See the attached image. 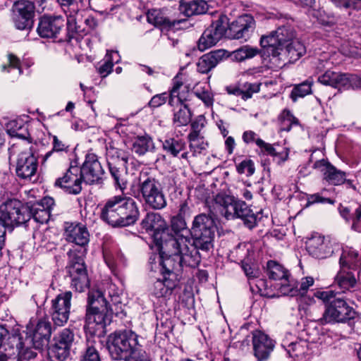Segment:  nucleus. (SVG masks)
Segmentation results:
<instances>
[{
    "label": "nucleus",
    "instance_id": "obj_1",
    "mask_svg": "<svg viewBox=\"0 0 361 361\" xmlns=\"http://www.w3.org/2000/svg\"><path fill=\"white\" fill-rule=\"evenodd\" d=\"M210 215L200 214L192 221L190 233L197 247L202 250H209L212 245L214 227L219 235L224 234L223 226L220 225L219 216H226V195L218 194L209 207Z\"/></svg>",
    "mask_w": 361,
    "mask_h": 361
},
{
    "label": "nucleus",
    "instance_id": "obj_2",
    "mask_svg": "<svg viewBox=\"0 0 361 361\" xmlns=\"http://www.w3.org/2000/svg\"><path fill=\"white\" fill-rule=\"evenodd\" d=\"M139 209L131 197L115 195L108 199L101 210V219L113 227L134 224L139 217Z\"/></svg>",
    "mask_w": 361,
    "mask_h": 361
},
{
    "label": "nucleus",
    "instance_id": "obj_3",
    "mask_svg": "<svg viewBox=\"0 0 361 361\" xmlns=\"http://www.w3.org/2000/svg\"><path fill=\"white\" fill-rule=\"evenodd\" d=\"M144 202L152 209L160 210L166 207V198L161 183L147 171H142L138 178V190L131 194Z\"/></svg>",
    "mask_w": 361,
    "mask_h": 361
},
{
    "label": "nucleus",
    "instance_id": "obj_4",
    "mask_svg": "<svg viewBox=\"0 0 361 361\" xmlns=\"http://www.w3.org/2000/svg\"><path fill=\"white\" fill-rule=\"evenodd\" d=\"M171 247L178 254L177 259L183 267H196L201 261L198 247L195 242L183 235H178L174 238H169L164 242L161 253L170 252Z\"/></svg>",
    "mask_w": 361,
    "mask_h": 361
},
{
    "label": "nucleus",
    "instance_id": "obj_5",
    "mask_svg": "<svg viewBox=\"0 0 361 361\" xmlns=\"http://www.w3.org/2000/svg\"><path fill=\"white\" fill-rule=\"evenodd\" d=\"M107 301L99 290H92L88 293V307L86 313V326L93 331H102L110 322L108 317Z\"/></svg>",
    "mask_w": 361,
    "mask_h": 361
},
{
    "label": "nucleus",
    "instance_id": "obj_6",
    "mask_svg": "<svg viewBox=\"0 0 361 361\" xmlns=\"http://www.w3.org/2000/svg\"><path fill=\"white\" fill-rule=\"evenodd\" d=\"M106 159L115 188L123 193L128 182V153L121 149L109 145L106 147Z\"/></svg>",
    "mask_w": 361,
    "mask_h": 361
},
{
    "label": "nucleus",
    "instance_id": "obj_7",
    "mask_svg": "<svg viewBox=\"0 0 361 361\" xmlns=\"http://www.w3.org/2000/svg\"><path fill=\"white\" fill-rule=\"evenodd\" d=\"M10 157L16 156V173L23 180H30L37 172V158L33 154L30 143L13 144L9 149Z\"/></svg>",
    "mask_w": 361,
    "mask_h": 361
},
{
    "label": "nucleus",
    "instance_id": "obj_8",
    "mask_svg": "<svg viewBox=\"0 0 361 361\" xmlns=\"http://www.w3.org/2000/svg\"><path fill=\"white\" fill-rule=\"evenodd\" d=\"M141 348L138 336L132 331L115 332L109 337L108 348L114 360H126Z\"/></svg>",
    "mask_w": 361,
    "mask_h": 361
},
{
    "label": "nucleus",
    "instance_id": "obj_9",
    "mask_svg": "<svg viewBox=\"0 0 361 361\" xmlns=\"http://www.w3.org/2000/svg\"><path fill=\"white\" fill-rule=\"evenodd\" d=\"M22 203L16 199H8L0 205V235H6V228L24 224L29 214L22 212Z\"/></svg>",
    "mask_w": 361,
    "mask_h": 361
},
{
    "label": "nucleus",
    "instance_id": "obj_10",
    "mask_svg": "<svg viewBox=\"0 0 361 361\" xmlns=\"http://www.w3.org/2000/svg\"><path fill=\"white\" fill-rule=\"evenodd\" d=\"M74 340L75 334L70 329L65 328L59 331L48 349L51 361H66L71 354Z\"/></svg>",
    "mask_w": 361,
    "mask_h": 361
},
{
    "label": "nucleus",
    "instance_id": "obj_11",
    "mask_svg": "<svg viewBox=\"0 0 361 361\" xmlns=\"http://www.w3.org/2000/svg\"><path fill=\"white\" fill-rule=\"evenodd\" d=\"M355 316V310L349 306L344 300L338 298H334L326 307L322 317L319 319V322L322 324L345 322L347 320L353 319Z\"/></svg>",
    "mask_w": 361,
    "mask_h": 361
},
{
    "label": "nucleus",
    "instance_id": "obj_12",
    "mask_svg": "<svg viewBox=\"0 0 361 361\" xmlns=\"http://www.w3.org/2000/svg\"><path fill=\"white\" fill-rule=\"evenodd\" d=\"M226 15L221 13L202 34L197 42V48L204 51L216 45L226 36Z\"/></svg>",
    "mask_w": 361,
    "mask_h": 361
},
{
    "label": "nucleus",
    "instance_id": "obj_13",
    "mask_svg": "<svg viewBox=\"0 0 361 361\" xmlns=\"http://www.w3.org/2000/svg\"><path fill=\"white\" fill-rule=\"evenodd\" d=\"M72 296V293L68 290L59 293L51 300L49 313L54 325L61 326L67 323L71 312Z\"/></svg>",
    "mask_w": 361,
    "mask_h": 361
},
{
    "label": "nucleus",
    "instance_id": "obj_14",
    "mask_svg": "<svg viewBox=\"0 0 361 361\" xmlns=\"http://www.w3.org/2000/svg\"><path fill=\"white\" fill-rule=\"evenodd\" d=\"M141 225L147 231H154L153 239L155 245L160 251L162 250L164 242L171 237L164 231L166 224L161 216L158 213L149 212L142 220Z\"/></svg>",
    "mask_w": 361,
    "mask_h": 361
},
{
    "label": "nucleus",
    "instance_id": "obj_15",
    "mask_svg": "<svg viewBox=\"0 0 361 361\" xmlns=\"http://www.w3.org/2000/svg\"><path fill=\"white\" fill-rule=\"evenodd\" d=\"M240 218L250 229L257 223V215L248 208L245 202L227 195V219Z\"/></svg>",
    "mask_w": 361,
    "mask_h": 361
},
{
    "label": "nucleus",
    "instance_id": "obj_16",
    "mask_svg": "<svg viewBox=\"0 0 361 361\" xmlns=\"http://www.w3.org/2000/svg\"><path fill=\"white\" fill-rule=\"evenodd\" d=\"M66 269L71 287L78 292L85 291L90 286V280L83 259L80 257L71 259Z\"/></svg>",
    "mask_w": 361,
    "mask_h": 361
},
{
    "label": "nucleus",
    "instance_id": "obj_17",
    "mask_svg": "<svg viewBox=\"0 0 361 361\" xmlns=\"http://www.w3.org/2000/svg\"><path fill=\"white\" fill-rule=\"evenodd\" d=\"M80 173L83 181L87 184L98 183L102 179L104 170L97 154L92 152L86 154L85 161L80 168Z\"/></svg>",
    "mask_w": 361,
    "mask_h": 361
},
{
    "label": "nucleus",
    "instance_id": "obj_18",
    "mask_svg": "<svg viewBox=\"0 0 361 361\" xmlns=\"http://www.w3.org/2000/svg\"><path fill=\"white\" fill-rule=\"evenodd\" d=\"M82 180L80 168L77 166H71L62 177L56 180L54 185L63 189L68 194L78 195L82 190Z\"/></svg>",
    "mask_w": 361,
    "mask_h": 361
},
{
    "label": "nucleus",
    "instance_id": "obj_19",
    "mask_svg": "<svg viewBox=\"0 0 361 361\" xmlns=\"http://www.w3.org/2000/svg\"><path fill=\"white\" fill-rule=\"evenodd\" d=\"M255 27V21L250 15L239 16L227 27V37L233 39L247 40Z\"/></svg>",
    "mask_w": 361,
    "mask_h": 361
},
{
    "label": "nucleus",
    "instance_id": "obj_20",
    "mask_svg": "<svg viewBox=\"0 0 361 361\" xmlns=\"http://www.w3.org/2000/svg\"><path fill=\"white\" fill-rule=\"evenodd\" d=\"M63 7L67 18V29L72 33L82 34L85 29L82 27V15L79 13L75 0H58Z\"/></svg>",
    "mask_w": 361,
    "mask_h": 361
},
{
    "label": "nucleus",
    "instance_id": "obj_21",
    "mask_svg": "<svg viewBox=\"0 0 361 361\" xmlns=\"http://www.w3.org/2000/svg\"><path fill=\"white\" fill-rule=\"evenodd\" d=\"M54 200L51 197H44L40 201L33 204L30 209L22 205V212L29 214V219L32 216L36 222L39 224L47 223L51 216V211L54 206Z\"/></svg>",
    "mask_w": 361,
    "mask_h": 361
},
{
    "label": "nucleus",
    "instance_id": "obj_22",
    "mask_svg": "<svg viewBox=\"0 0 361 361\" xmlns=\"http://www.w3.org/2000/svg\"><path fill=\"white\" fill-rule=\"evenodd\" d=\"M251 339L255 357L258 361L267 360L274 350V341L260 331H253Z\"/></svg>",
    "mask_w": 361,
    "mask_h": 361
},
{
    "label": "nucleus",
    "instance_id": "obj_23",
    "mask_svg": "<svg viewBox=\"0 0 361 361\" xmlns=\"http://www.w3.org/2000/svg\"><path fill=\"white\" fill-rule=\"evenodd\" d=\"M64 26V20L61 16H42L37 28L39 35L44 38L56 37Z\"/></svg>",
    "mask_w": 361,
    "mask_h": 361
},
{
    "label": "nucleus",
    "instance_id": "obj_24",
    "mask_svg": "<svg viewBox=\"0 0 361 361\" xmlns=\"http://www.w3.org/2000/svg\"><path fill=\"white\" fill-rule=\"evenodd\" d=\"M306 247L308 253L317 259L326 258L334 252L330 240L321 235L310 238L306 243Z\"/></svg>",
    "mask_w": 361,
    "mask_h": 361
},
{
    "label": "nucleus",
    "instance_id": "obj_25",
    "mask_svg": "<svg viewBox=\"0 0 361 361\" xmlns=\"http://www.w3.org/2000/svg\"><path fill=\"white\" fill-rule=\"evenodd\" d=\"M147 21L161 29L178 30L186 27L187 20H170L160 10L152 9L147 14Z\"/></svg>",
    "mask_w": 361,
    "mask_h": 361
},
{
    "label": "nucleus",
    "instance_id": "obj_26",
    "mask_svg": "<svg viewBox=\"0 0 361 361\" xmlns=\"http://www.w3.org/2000/svg\"><path fill=\"white\" fill-rule=\"evenodd\" d=\"M176 274H170L169 276L163 274V279H157L150 288L152 295L157 298H169L178 285Z\"/></svg>",
    "mask_w": 361,
    "mask_h": 361
},
{
    "label": "nucleus",
    "instance_id": "obj_27",
    "mask_svg": "<svg viewBox=\"0 0 361 361\" xmlns=\"http://www.w3.org/2000/svg\"><path fill=\"white\" fill-rule=\"evenodd\" d=\"M313 167L322 172L324 178L331 184L338 185L346 180L345 172L337 169L324 159L314 161Z\"/></svg>",
    "mask_w": 361,
    "mask_h": 361
},
{
    "label": "nucleus",
    "instance_id": "obj_28",
    "mask_svg": "<svg viewBox=\"0 0 361 361\" xmlns=\"http://www.w3.org/2000/svg\"><path fill=\"white\" fill-rule=\"evenodd\" d=\"M65 239L80 247L86 245L90 240L87 228L81 224H70L65 229Z\"/></svg>",
    "mask_w": 361,
    "mask_h": 361
},
{
    "label": "nucleus",
    "instance_id": "obj_29",
    "mask_svg": "<svg viewBox=\"0 0 361 361\" xmlns=\"http://www.w3.org/2000/svg\"><path fill=\"white\" fill-rule=\"evenodd\" d=\"M160 257V265L161 266L162 274L167 276L170 274H176L175 271H179L183 268L180 260L177 259L178 254L174 252L173 247H171V252H166L161 254V251L157 248Z\"/></svg>",
    "mask_w": 361,
    "mask_h": 361
},
{
    "label": "nucleus",
    "instance_id": "obj_30",
    "mask_svg": "<svg viewBox=\"0 0 361 361\" xmlns=\"http://www.w3.org/2000/svg\"><path fill=\"white\" fill-rule=\"evenodd\" d=\"M51 325L47 318L38 321L32 334V341L35 348H40L47 343L51 334Z\"/></svg>",
    "mask_w": 361,
    "mask_h": 361
},
{
    "label": "nucleus",
    "instance_id": "obj_31",
    "mask_svg": "<svg viewBox=\"0 0 361 361\" xmlns=\"http://www.w3.org/2000/svg\"><path fill=\"white\" fill-rule=\"evenodd\" d=\"M191 94L188 88L177 78L173 80V87L170 91L169 104L171 106L184 105V102L190 99Z\"/></svg>",
    "mask_w": 361,
    "mask_h": 361
},
{
    "label": "nucleus",
    "instance_id": "obj_32",
    "mask_svg": "<svg viewBox=\"0 0 361 361\" xmlns=\"http://www.w3.org/2000/svg\"><path fill=\"white\" fill-rule=\"evenodd\" d=\"M6 131L11 137H16L23 140L30 137L28 125L21 118L11 120L6 123Z\"/></svg>",
    "mask_w": 361,
    "mask_h": 361
},
{
    "label": "nucleus",
    "instance_id": "obj_33",
    "mask_svg": "<svg viewBox=\"0 0 361 361\" xmlns=\"http://www.w3.org/2000/svg\"><path fill=\"white\" fill-rule=\"evenodd\" d=\"M155 149V145L152 138L147 134L137 135L133 143V152L139 155H145L147 152H152Z\"/></svg>",
    "mask_w": 361,
    "mask_h": 361
},
{
    "label": "nucleus",
    "instance_id": "obj_34",
    "mask_svg": "<svg viewBox=\"0 0 361 361\" xmlns=\"http://www.w3.org/2000/svg\"><path fill=\"white\" fill-rule=\"evenodd\" d=\"M208 8L207 1L204 0L192 1L187 3H180V12L188 17L206 13Z\"/></svg>",
    "mask_w": 361,
    "mask_h": 361
},
{
    "label": "nucleus",
    "instance_id": "obj_35",
    "mask_svg": "<svg viewBox=\"0 0 361 361\" xmlns=\"http://www.w3.org/2000/svg\"><path fill=\"white\" fill-rule=\"evenodd\" d=\"M266 273L269 279L286 282L290 276L288 271L278 262L270 260L267 262Z\"/></svg>",
    "mask_w": 361,
    "mask_h": 361
},
{
    "label": "nucleus",
    "instance_id": "obj_36",
    "mask_svg": "<svg viewBox=\"0 0 361 361\" xmlns=\"http://www.w3.org/2000/svg\"><path fill=\"white\" fill-rule=\"evenodd\" d=\"M335 283L343 293L350 290L357 284V280L352 271L341 269L335 277Z\"/></svg>",
    "mask_w": 361,
    "mask_h": 361
},
{
    "label": "nucleus",
    "instance_id": "obj_37",
    "mask_svg": "<svg viewBox=\"0 0 361 361\" xmlns=\"http://www.w3.org/2000/svg\"><path fill=\"white\" fill-rule=\"evenodd\" d=\"M259 54V49L258 48L244 45L233 51H227V58H230L233 61L240 62L252 59Z\"/></svg>",
    "mask_w": 361,
    "mask_h": 361
},
{
    "label": "nucleus",
    "instance_id": "obj_38",
    "mask_svg": "<svg viewBox=\"0 0 361 361\" xmlns=\"http://www.w3.org/2000/svg\"><path fill=\"white\" fill-rule=\"evenodd\" d=\"M341 269L357 270L361 265V259L355 250L344 251L339 260Z\"/></svg>",
    "mask_w": 361,
    "mask_h": 361
},
{
    "label": "nucleus",
    "instance_id": "obj_39",
    "mask_svg": "<svg viewBox=\"0 0 361 361\" xmlns=\"http://www.w3.org/2000/svg\"><path fill=\"white\" fill-rule=\"evenodd\" d=\"M260 45L265 49L267 54L276 53L279 51H283L279 38L274 31L269 35L262 36L260 39Z\"/></svg>",
    "mask_w": 361,
    "mask_h": 361
},
{
    "label": "nucleus",
    "instance_id": "obj_40",
    "mask_svg": "<svg viewBox=\"0 0 361 361\" xmlns=\"http://www.w3.org/2000/svg\"><path fill=\"white\" fill-rule=\"evenodd\" d=\"M121 59L118 51H108L103 60V63L98 68V72L102 77H106L111 73L114 63L119 62Z\"/></svg>",
    "mask_w": 361,
    "mask_h": 361
},
{
    "label": "nucleus",
    "instance_id": "obj_41",
    "mask_svg": "<svg viewBox=\"0 0 361 361\" xmlns=\"http://www.w3.org/2000/svg\"><path fill=\"white\" fill-rule=\"evenodd\" d=\"M191 118L192 114L187 104L180 105L178 109L174 110L173 124L175 127L186 126Z\"/></svg>",
    "mask_w": 361,
    "mask_h": 361
},
{
    "label": "nucleus",
    "instance_id": "obj_42",
    "mask_svg": "<svg viewBox=\"0 0 361 361\" xmlns=\"http://www.w3.org/2000/svg\"><path fill=\"white\" fill-rule=\"evenodd\" d=\"M282 51L283 54H287L290 61H294L301 57L305 53L306 49L302 43L298 39H294L288 43Z\"/></svg>",
    "mask_w": 361,
    "mask_h": 361
},
{
    "label": "nucleus",
    "instance_id": "obj_43",
    "mask_svg": "<svg viewBox=\"0 0 361 361\" xmlns=\"http://www.w3.org/2000/svg\"><path fill=\"white\" fill-rule=\"evenodd\" d=\"M28 17L30 18H34L35 16V5L32 2L27 0H19L16 1L13 7V13Z\"/></svg>",
    "mask_w": 361,
    "mask_h": 361
},
{
    "label": "nucleus",
    "instance_id": "obj_44",
    "mask_svg": "<svg viewBox=\"0 0 361 361\" xmlns=\"http://www.w3.org/2000/svg\"><path fill=\"white\" fill-rule=\"evenodd\" d=\"M185 146V142L181 139L169 137L163 142V149L169 154L176 157Z\"/></svg>",
    "mask_w": 361,
    "mask_h": 361
},
{
    "label": "nucleus",
    "instance_id": "obj_45",
    "mask_svg": "<svg viewBox=\"0 0 361 361\" xmlns=\"http://www.w3.org/2000/svg\"><path fill=\"white\" fill-rule=\"evenodd\" d=\"M282 345L286 348L287 353L291 357H298L306 352L307 343L305 341L300 340L289 343L284 341Z\"/></svg>",
    "mask_w": 361,
    "mask_h": 361
},
{
    "label": "nucleus",
    "instance_id": "obj_46",
    "mask_svg": "<svg viewBox=\"0 0 361 361\" xmlns=\"http://www.w3.org/2000/svg\"><path fill=\"white\" fill-rule=\"evenodd\" d=\"M190 149L192 152V156L200 154L207 147V143L204 140V136L196 135H188Z\"/></svg>",
    "mask_w": 361,
    "mask_h": 361
},
{
    "label": "nucleus",
    "instance_id": "obj_47",
    "mask_svg": "<svg viewBox=\"0 0 361 361\" xmlns=\"http://www.w3.org/2000/svg\"><path fill=\"white\" fill-rule=\"evenodd\" d=\"M356 79V75L336 73L332 87L338 89H348L352 85V82Z\"/></svg>",
    "mask_w": 361,
    "mask_h": 361
},
{
    "label": "nucleus",
    "instance_id": "obj_48",
    "mask_svg": "<svg viewBox=\"0 0 361 361\" xmlns=\"http://www.w3.org/2000/svg\"><path fill=\"white\" fill-rule=\"evenodd\" d=\"M8 65H4L2 66V71H7L8 72H13L14 78L19 77L23 71L20 68V62L18 58L12 54L8 55Z\"/></svg>",
    "mask_w": 361,
    "mask_h": 361
},
{
    "label": "nucleus",
    "instance_id": "obj_49",
    "mask_svg": "<svg viewBox=\"0 0 361 361\" xmlns=\"http://www.w3.org/2000/svg\"><path fill=\"white\" fill-rule=\"evenodd\" d=\"M274 32L282 47H283L286 43L294 40L295 33L293 29L289 26L280 27Z\"/></svg>",
    "mask_w": 361,
    "mask_h": 361
},
{
    "label": "nucleus",
    "instance_id": "obj_50",
    "mask_svg": "<svg viewBox=\"0 0 361 361\" xmlns=\"http://www.w3.org/2000/svg\"><path fill=\"white\" fill-rule=\"evenodd\" d=\"M187 207L186 204H183L180 205V214L172 218L171 219V228L176 232V237L179 235L178 233L180 231H183L186 228V223L183 217L181 216V214L184 212V209ZM171 237H173L172 235Z\"/></svg>",
    "mask_w": 361,
    "mask_h": 361
},
{
    "label": "nucleus",
    "instance_id": "obj_51",
    "mask_svg": "<svg viewBox=\"0 0 361 361\" xmlns=\"http://www.w3.org/2000/svg\"><path fill=\"white\" fill-rule=\"evenodd\" d=\"M13 20L15 27L20 30H30L34 23L32 18L20 16L18 13V14L13 13Z\"/></svg>",
    "mask_w": 361,
    "mask_h": 361
},
{
    "label": "nucleus",
    "instance_id": "obj_52",
    "mask_svg": "<svg viewBox=\"0 0 361 361\" xmlns=\"http://www.w3.org/2000/svg\"><path fill=\"white\" fill-rule=\"evenodd\" d=\"M241 267L250 281L259 278L260 276L261 272L257 264L248 263L245 261L242 262Z\"/></svg>",
    "mask_w": 361,
    "mask_h": 361
},
{
    "label": "nucleus",
    "instance_id": "obj_53",
    "mask_svg": "<svg viewBox=\"0 0 361 361\" xmlns=\"http://www.w3.org/2000/svg\"><path fill=\"white\" fill-rule=\"evenodd\" d=\"M246 91L243 92L239 89H234L233 90L227 87V92L232 94H242L243 99L250 98L254 92L259 91V85L256 83H247L245 85Z\"/></svg>",
    "mask_w": 361,
    "mask_h": 361
},
{
    "label": "nucleus",
    "instance_id": "obj_54",
    "mask_svg": "<svg viewBox=\"0 0 361 361\" xmlns=\"http://www.w3.org/2000/svg\"><path fill=\"white\" fill-rule=\"evenodd\" d=\"M250 289L252 292L257 293L261 295H268V282L264 279H256L254 281H250Z\"/></svg>",
    "mask_w": 361,
    "mask_h": 361
},
{
    "label": "nucleus",
    "instance_id": "obj_55",
    "mask_svg": "<svg viewBox=\"0 0 361 361\" xmlns=\"http://www.w3.org/2000/svg\"><path fill=\"white\" fill-rule=\"evenodd\" d=\"M278 286L279 292L282 295L293 296L298 293V288L295 286V283L293 281H290L289 277H288L286 282L281 281Z\"/></svg>",
    "mask_w": 361,
    "mask_h": 361
},
{
    "label": "nucleus",
    "instance_id": "obj_56",
    "mask_svg": "<svg viewBox=\"0 0 361 361\" xmlns=\"http://www.w3.org/2000/svg\"><path fill=\"white\" fill-rule=\"evenodd\" d=\"M80 361H101V358L97 349L94 345L88 344Z\"/></svg>",
    "mask_w": 361,
    "mask_h": 361
},
{
    "label": "nucleus",
    "instance_id": "obj_57",
    "mask_svg": "<svg viewBox=\"0 0 361 361\" xmlns=\"http://www.w3.org/2000/svg\"><path fill=\"white\" fill-rule=\"evenodd\" d=\"M316 301L312 297L302 296L300 299L298 310L300 312L303 311L306 316H312L310 307L315 304Z\"/></svg>",
    "mask_w": 361,
    "mask_h": 361
},
{
    "label": "nucleus",
    "instance_id": "obj_58",
    "mask_svg": "<svg viewBox=\"0 0 361 361\" xmlns=\"http://www.w3.org/2000/svg\"><path fill=\"white\" fill-rule=\"evenodd\" d=\"M214 67L215 66L207 54L201 56L197 63V71L201 73H207Z\"/></svg>",
    "mask_w": 361,
    "mask_h": 361
},
{
    "label": "nucleus",
    "instance_id": "obj_59",
    "mask_svg": "<svg viewBox=\"0 0 361 361\" xmlns=\"http://www.w3.org/2000/svg\"><path fill=\"white\" fill-rule=\"evenodd\" d=\"M236 169L239 173H245L247 176H250L255 173L254 163L250 159H245L236 164Z\"/></svg>",
    "mask_w": 361,
    "mask_h": 361
},
{
    "label": "nucleus",
    "instance_id": "obj_60",
    "mask_svg": "<svg viewBox=\"0 0 361 361\" xmlns=\"http://www.w3.org/2000/svg\"><path fill=\"white\" fill-rule=\"evenodd\" d=\"M247 252L248 250L246 248V245L244 243H239L234 250L231 251V260H239L242 263V262H245L243 258L247 255Z\"/></svg>",
    "mask_w": 361,
    "mask_h": 361
},
{
    "label": "nucleus",
    "instance_id": "obj_61",
    "mask_svg": "<svg viewBox=\"0 0 361 361\" xmlns=\"http://www.w3.org/2000/svg\"><path fill=\"white\" fill-rule=\"evenodd\" d=\"M351 221V228L356 232L361 233V204H357L353 208Z\"/></svg>",
    "mask_w": 361,
    "mask_h": 361
},
{
    "label": "nucleus",
    "instance_id": "obj_62",
    "mask_svg": "<svg viewBox=\"0 0 361 361\" xmlns=\"http://www.w3.org/2000/svg\"><path fill=\"white\" fill-rule=\"evenodd\" d=\"M206 123V119L204 116H198L192 123L191 128L192 130L189 135H202V129L204 128Z\"/></svg>",
    "mask_w": 361,
    "mask_h": 361
},
{
    "label": "nucleus",
    "instance_id": "obj_63",
    "mask_svg": "<svg viewBox=\"0 0 361 361\" xmlns=\"http://www.w3.org/2000/svg\"><path fill=\"white\" fill-rule=\"evenodd\" d=\"M198 99H201L206 106H209L212 105L213 99L211 96V94L208 90H206L204 88H199V87H195L194 88L192 92Z\"/></svg>",
    "mask_w": 361,
    "mask_h": 361
},
{
    "label": "nucleus",
    "instance_id": "obj_64",
    "mask_svg": "<svg viewBox=\"0 0 361 361\" xmlns=\"http://www.w3.org/2000/svg\"><path fill=\"white\" fill-rule=\"evenodd\" d=\"M311 85L312 83L309 82H304L298 86H296L293 90V94L296 97H305L307 94L311 93Z\"/></svg>",
    "mask_w": 361,
    "mask_h": 361
}]
</instances>
